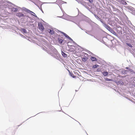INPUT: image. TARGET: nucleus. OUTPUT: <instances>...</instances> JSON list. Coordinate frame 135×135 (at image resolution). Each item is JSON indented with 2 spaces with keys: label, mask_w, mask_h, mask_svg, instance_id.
<instances>
[{
  "label": "nucleus",
  "mask_w": 135,
  "mask_h": 135,
  "mask_svg": "<svg viewBox=\"0 0 135 135\" xmlns=\"http://www.w3.org/2000/svg\"><path fill=\"white\" fill-rule=\"evenodd\" d=\"M88 54L85 53L84 56L82 58V61L84 62L86 61L88 59Z\"/></svg>",
  "instance_id": "f257e3e1"
},
{
  "label": "nucleus",
  "mask_w": 135,
  "mask_h": 135,
  "mask_svg": "<svg viewBox=\"0 0 135 135\" xmlns=\"http://www.w3.org/2000/svg\"><path fill=\"white\" fill-rule=\"evenodd\" d=\"M69 51L74 53L76 51V47L74 46H71L69 48Z\"/></svg>",
  "instance_id": "f03ea898"
},
{
  "label": "nucleus",
  "mask_w": 135,
  "mask_h": 135,
  "mask_svg": "<svg viewBox=\"0 0 135 135\" xmlns=\"http://www.w3.org/2000/svg\"><path fill=\"white\" fill-rule=\"evenodd\" d=\"M38 25L39 28L40 30L42 31L44 29V28L41 23H38Z\"/></svg>",
  "instance_id": "7ed1b4c3"
},
{
  "label": "nucleus",
  "mask_w": 135,
  "mask_h": 135,
  "mask_svg": "<svg viewBox=\"0 0 135 135\" xmlns=\"http://www.w3.org/2000/svg\"><path fill=\"white\" fill-rule=\"evenodd\" d=\"M16 16L19 17H24L25 16L24 14L21 12H19L17 13L16 14Z\"/></svg>",
  "instance_id": "20e7f679"
},
{
  "label": "nucleus",
  "mask_w": 135,
  "mask_h": 135,
  "mask_svg": "<svg viewBox=\"0 0 135 135\" xmlns=\"http://www.w3.org/2000/svg\"><path fill=\"white\" fill-rule=\"evenodd\" d=\"M11 11L13 12H17L18 10L17 8H15L13 7L11 8Z\"/></svg>",
  "instance_id": "39448f33"
},
{
  "label": "nucleus",
  "mask_w": 135,
  "mask_h": 135,
  "mask_svg": "<svg viewBox=\"0 0 135 135\" xmlns=\"http://www.w3.org/2000/svg\"><path fill=\"white\" fill-rule=\"evenodd\" d=\"M62 34L64 35L66 37L68 38V39H70V40H71V38L70 37L68 36L65 33H64V32H62Z\"/></svg>",
  "instance_id": "423d86ee"
},
{
  "label": "nucleus",
  "mask_w": 135,
  "mask_h": 135,
  "mask_svg": "<svg viewBox=\"0 0 135 135\" xmlns=\"http://www.w3.org/2000/svg\"><path fill=\"white\" fill-rule=\"evenodd\" d=\"M48 31L49 33L51 35H52L54 33V31L53 30H48Z\"/></svg>",
  "instance_id": "0eeeda50"
},
{
  "label": "nucleus",
  "mask_w": 135,
  "mask_h": 135,
  "mask_svg": "<svg viewBox=\"0 0 135 135\" xmlns=\"http://www.w3.org/2000/svg\"><path fill=\"white\" fill-rule=\"evenodd\" d=\"M25 11L27 12L28 13V12H30V10H29L28 9L25 8V7H23L22 8Z\"/></svg>",
  "instance_id": "6e6552de"
},
{
  "label": "nucleus",
  "mask_w": 135,
  "mask_h": 135,
  "mask_svg": "<svg viewBox=\"0 0 135 135\" xmlns=\"http://www.w3.org/2000/svg\"><path fill=\"white\" fill-rule=\"evenodd\" d=\"M90 59L92 61H95L97 60V59L95 57H91Z\"/></svg>",
  "instance_id": "1a4fd4ad"
},
{
  "label": "nucleus",
  "mask_w": 135,
  "mask_h": 135,
  "mask_svg": "<svg viewBox=\"0 0 135 135\" xmlns=\"http://www.w3.org/2000/svg\"><path fill=\"white\" fill-rule=\"evenodd\" d=\"M103 74V75L105 76H106L108 75V72L106 71H104L102 73Z\"/></svg>",
  "instance_id": "9d476101"
},
{
  "label": "nucleus",
  "mask_w": 135,
  "mask_h": 135,
  "mask_svg": "<svg viewBox=\"0 0 135 135\" xmlns=\"http://www.w3.org/2000/svg\"><path fill=\"white\" fill-rule=\"evenodd\" d=\"M30 12H28V13L30 14L31 15L34 16H36L35 15V14L33 12L30 10Z\"/></svg>",
  "instance_id": "9b49d317"
},
{
  "label": "nucleus",
  "mask_w": 135,
  "mask_h": 135,
  "mask_svg": "<svg viewBox=\"0 0 135 135\" xmlns=\"http://www.w3.org/2000/svg\"><path fill=\"white\" fill-rule=\"evenodd\" d=\"M58 40L60 44H62L63 41L62 39H60L59 38H58Z\"/></svg>",
  "instance_id": "f8f14e48"
},
{
  "label": "nucleus",
  "mask_w": 135,
  "mask_h": 135,
  "mask_svg": "<svg viewBox=\"0 0 135 135\" xmlns=\"http://www.w3.org/2000/svg\"><path fill=\"white\" fill-rule=\"evenodd\" d=\"M62 55L64 57H66L67 56V55L62 51Z\"/></svg>",
  "instance_id": "ddd939ff"
},
{
  "label": "nucleus",
  "mask_w": 135,
  "mask_h": 135,
  "mask_svg": "<svg viewBox=\"0 0 135 135\" xmlns=\"http://www.w3.org/2000/svg\"><path fill=\"white\" fill-rule=\"evenodd\" d=\"M99 66V65H98L96 64L93 66V68H97Z\"/></svg>",
  "instance_id": "4468645a"
},
{
  "label": "nucleus",
  "mask_w": 135,
  "mask_h": 135,
  "mask_svg": "<svg viewBox=\"0 0 135 135\" xmlns=\"http://www.w3.org/2000/svg\"><path fill=\"white\" fill-rule=\"evenodd\" d=\"M127 44L128 46H129L130 47H132V45L131 44H129V43H127Z\"/></svg>",
  "instance_id": "2eb2a0df"
},
{
  "label": "nucleus",
  "mask_w": 135,
  "mask_h": 135,
  "mask_svg": "<svg viewBox=\"0 0 135 135\" xmlns=\"http://www.w3.org/2000/svg\"><path fill=\"white\" fill-rule=\"evenodd\" d=\"M118 83L119 84H123V83L122 81L120 80L118 81Z\"/></svg>",
  "instance_id": "dca6fc26"
},
{
  "label": "nucleus",
  "mask_w": 135,
  "mask_h": 135,
  "mask_svg": "<svg viewBox=\"0 0 135 135\" xmlns=\"http://www.w3.org/2000/svg\"><path fill=\"white\" fill-rule=\"evenodd\" d=\"M105 80L106 81H110L112 80L110 79H109L108 78H106L105 79Z\"/></svg>",
  "instance_id": "f3484780"
},
{
  "label": "nucleus",
  "mask_w": 135,
  "mask_h": 135,
  "mask_svg": "<svg viewBox=\"0 0 135 135\" xmlns=\"http://www.w3.org/2000/svg\"><path fill=\"white\" fill-rule=\"evenodd\" d=\"M122 1L123 2V4L125 5H126L127 4V3L126 2L123 1Z\"/></svg>",
  "instance_id": "a211bd4d"
},
{
  "label": "nucleus",
  "mask_w": 135,
  "mask_h": 135,
  "mask_svg": "<svg viewBox=\"0 0 135 135\" xmlns=\"http://www.w3.org/2000/svg\"><path fill=\"white\" fill-rule=\"evenodd\" d=\"M87 1H89V2L91 3H92L93 2V0H87Z\"/></svg>",
  "instance_id": "6ab92c4d"
},
{
  "label": "nucleus",
  "mask_w": 135,
  "mask_h": 135,
  "mask_svg": "<svg viewBox=\"0 0 135 135\" xmlns=\"http://www.w3.org/2000/svg\"><path fill=\"white\" fill-rule=\"evenodd\" d=\"M22 31H23L24 32H26V30H25V29H22Z\"/></svg>",
  "instance_id": "aec40b11"
},
{
  "label": "nucleus",
  "mask_w": 135,
  "mask_h": 135,
  "mask_svg": "<svg viewBox=\"0 0 135 135\" xmlns=\"http://www.w3.org/2000/svg\"><path fill=\"white\" fill-rule=\"evenodd\" d=\"M70 75H71V76H72V77H73V76L74 75V74H73L72 73H70Z\"/></svg>",
  "instance_id": "412c9836"
},
{
  "label": "nucleus",
  "mask_w": 135,
  "mask_h": 135,
  "mask_svg": "<svg viewBox=\"0 0 135 135\" xmlns=\"http://www.w3.org/2000/svg\"><path fill=\"white\" fill-rule=\"evenodd\" d=\"M76 77H77V76H76L74 75L73 77L74 78H76Z\"/></svg>",
  "instance_id": "4be33fe9"
},
{
  "label": "nucleus",
  "mask_w": 135,
  "mask_h": 135,
  "mask_svg": "<svg viewBox=\"0 0 135 135\" xmlns=\"http://www.w3.org/2000/svg\"><path fill=\"white\" fill-rule=\"evenodd\" d=\"M1 4H0V7H1Z\"/></svg>",
  "instance_id": "5701e85b"
}]
</instances>
